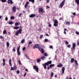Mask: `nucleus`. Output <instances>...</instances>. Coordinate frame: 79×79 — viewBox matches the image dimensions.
<instances>
[{"instance_id":"obj_1","label":"nucleus","mask_w":79,"mask_h":79,"mask_svg":"<svg viewBox=\"0 0 79 79\" xmlns=\"http://www.w3.org/2000/svg\"><path fill=\"white\" fill-rule=\"evenodd\" d=\"M52 60H50V61H48L47 62L43 64L42 65L43 66H44V69H47L46 66L48 65V64H52Z\"/></svg>"},{"instance_id":"obj_2","label":"nucleus","mask_w":79,"mask_h":79,"mask_svg":"<svg viewBox=\"0 0 79 79\" xmlns=\"http://www.w3.org/2000/svg\"><path fill=\"white\" fill-rule=\"evenodd\" d=\"M22 29L21 28L17 31L15 33V35L17 36L19 34H21L22 33Z\"/></svg>"},{"instance_id":"obj_3","label":"nucleus","mask_w":79,"mask_h":79,"mask_svg":"<svg viewBox=\"0 0 79 79\" xmlns=\"http://www.w3.org/2000/svg\"><path fill=\"white\" fill-rule=\"evenodd\" d=\"M73 47L71 48V51L73 52V50H75L76 49V43H73Z\"/></svg>"},{"instance_id":"obj_4","label":"nucleus","mask_w":79,"mask_h":79,"mask_svg":"<svg viewBox=\"0 0 79 79\" xmlns=\"http://www.w3.org/2000/svg\"><path fill=\"white\" fill-rule=\"evenodd\" d=\"M64 3H65V0L63 1L60 4V6L59 7V8H60L61 7V8H62V7L64 6Z\"/></svg>"},{"instance_id":"obj_5","label":"nucleus","mask_w":79,"mask_h":79,"mask_svg":"<svg viewBox=\"0 0 79 79\" xmlns=\"http://www.w3.org/2000/svg\"><path fill=\"white\" fill-rule=\"evenodd\" d=\"M33 69H35L36 72H39V68L37 67V66L35 65L33 66Z\"/></svg>"},{"instance_id":"obj_6","label":"nucleus","mask_w":79,"mask_h":79,"mask_svg":"<svg viewBox=\"0 0 79 79\" xmlns=\"http://www.w3.org/2000/svg\"><path fill=\"white\" fill-rule=\"evenodd\" d=\"M43 11H44V9H43V8H39V12L41 14V13H42V14H43Z\"/></svg>"},{"instance_id":"obj_7","label":"nucleus","mask_w":79,"mask_h":79,"mask_svg":"<svg viewBox=\"0 0 79 79\" xmlns=\"http://www.w3.org/2000/svg\"><path fill=\"white\" fill-rule=\"evenodd\" d=\"M7 2L8 4H10V3H11V5L13 4V2L12 1V0H8Z\"/></svg>"},{"instance_id":"obj_8","label":"nucleus","mask_w":79,"mask_h":79,"mask_svg":"<svg viewBox=\"0 0 79 79\" xmlns=\"http://www.w3.org/2000/svg\"><path fill=\"white\" fill-rule=\"evenodd\" d=\"M13 11L14 13H15L16 11V8L15 6L13 7L12 8Z\"/></svg>"},{"instance_id":"obj_9","label":"nucleus","mask_w":79,"mask_h":79,"mask_svg":"<svg viewBox=\"0 0 79 79\" xmlns=\"http://www.w3.org/2000/svg\"><path fill=\"white\" fill-rule=\"evenodd\" d=\"M35 16V15L34 14H31L29 15L30 18H34Z\"/></svg>"},{"instance_id":"obj_10","label":"nucleus","mask_w":79,"mask_h":79,"mask_svg":"<svg viewBox=\"0 0 79 79\" xmlns=\"http://www.w3.org/2000/svg\"><path fill=\"white\" fill-rule=\"evenodd\" d=\"M75 60H74V58H72L71 60V63H73V62H74Z\"/></svg>"},{"instance_id":"obj_11","label":"nucleus","mask_w":79,"mask_h":79,"mask_svg":"<svg viewBox=\"0 0 79 79\" xmlns=\"http://www.w3.org/2000/svg\"><path fill=\"white\" fill-rule=\"evenodd\" d=\"M62 66H63V65L61 63H60V64L57 65V67H58V68H61V67H62Z\"/></svg>"},{"instance_id":"obj_12","label":"nucleus","mask_w":79,"mask_h":79,"mask_svg":"<svg viewBox=\"0 0 79 79\" xmlns=\"http://www.w3.org/2000/svg\"><path fill=\"white\" fill-rule=\"evenodd\" d=\"M64 70H65V68L64 67H63L62 69V74H63L64 73Z\"/></svg>"},{"instance_id":"obj_13","label":"nucleus","mask_w":79,"mask_h":79,"mask_svg":"<svg viewBox=\"0 0 79 79\" xmlns=\"http://www.w3.org/2000/svg\"><path fill=\"white\" fill-rule=\"evenodd\" d=\"M65 24L66 25H68V26H69L70 25V21H66L65 23Z\"/></svg>"},{"instance_id":"obj_14","label":"nucleus","mask_w":79,"mask_h":79,"mask_svg":"<svg viewBox=\"0 0 79 79\" xmlns=\"http://www.w3.org/2000/svg\"><path fill=\"white\" fill-rule=\"evenodd\" d=\"M29 3V2H26V4L25 5V8H27V5H28V4Z\"/></svg>"},{"instance_id":"obj_15","label":"nucleus","mask_w":79,"mask_h":79,"mask_svg":"<svg viewBox=\"0 0 79 79\" xmlns=\"http://www.w3.org/2000/svg\"><path fill=\"white\" fill-rule=\"evenodd\" d=\"M35 46L36 48H40V45L38 44H35Z\"/></svg>"},{"instance_id":"obj_16","label":"nucleus","mask_w":79,"mask_h":79,"mask_svg":"<svg viewBox=\"0 0 79 79\" xmlns=\"http://www.w3.org/2000/svg\"><path fill=\"white\" fill-rule=\"evenodd\" d=\"M24 42H25V40L24 39H23L22 40L20 43H21V44H24Z\"/></svg>"},{"instance_id":"obj_17","label":"nucleus","mask_w":79,"mask_h":79,"mask_svg":"<svg viewBox=\"0 0 79 79\" xmlns=\"http://www.w3.org/2000/svg\"><path fill=\"white\" fill-rule=\"evenodd\" d=\"M11 59H10L9 60V62L10 65V66H12V64H11Z\"/></svg>"},{"instance_id":"obj_18","label":"nucleus","mask_w":79,"mask_h":79,"mask_svg":"<svg viewBox=\"0 0 79 79\" xmlns=\"http://www.w3.org/2000/svg\"><path fill=\"white\" fill-rule=\"evenodd\" d=\"M17 52L18 55L20 56V55L21 54V52L19 51H17Z\"/></svg>"},{"instance_id":"obj_19","label":"nucleus","mask_w":79,"mask_h":79,"mask_svg":"<svg viewBox=\"0 0 79 79\" xmlns=\"http://www.w3.org/2000/svg\"><path fill=\"white\" fill-rule=\"evenodd\" d=\"M6 46L7 48H8L10 46V44L9 43V42H6Z\"/></svg>"},{"instance_id":"obj_20","label":"nucleus","mask_w":79,"mask_h":79,"mask_svg":"<svg viewBox=\"0 0 79 79\" xmlns=\"http://www.w3.org/2000/svg\"><path fill=\"white\" fill-rule=\"evenodd\" d=\"M3 66H5V59H3Z\"/></svg>"},{"instance_id":"obj_21","label":"nucleus","mask_w":79,"mask_h":79,"mask_svg":"<svg viewBox=\"0 0 79 79\" xmlns=\"http://www.w3.org/2000/svg\"><path fill=\"white\" fill-rule=\"evenodd\" d=\"M75 3H77V5H79V0H76Z\"/></svg>"},{"instance_id":"obj_22","label":"nucleus","mask_w":79,"mask_h":79,"mask_svg":"<svg viewBox=\"0 0 79 79\" xmlns=\"http://www.w3.org/2000/svg\"><path fill=\"white\" fill-rule=\"evenodd\" d=\"M55 66V64H51L49 65V67L50 68H51L52 67H53Z\"/></svg>"},{"instance_id":"obj_23","label":"nucleus","mask_w":79,"mask_h":79,"mask_svg":"<svg viewBox=\"0 0 79 79\" xmlns=\"http://www.w3.org/2000/svg\"><path fill=\"white\" fill-rule=\"evenodd\" d=\"M46 58V57L45 56H42L41 58L40 59L42 60H44V59H45Z\"/></svg>"},{"instance_id":"obj_24","label":"nucleus","mask_w":79,"mask_h":79,"mask_svg":"<svg viewBox=\"0 0 79 79\" xmlns=\"http://www.w3.org/2000/svg\"><path fill=\"white\" fill-rule=\"evenodd\" d=\"M19 27H14V29H19Z\"/></svg>"},{"instance_id":"obj_25","label":"nucleus","mask_w":79,"mask_h":79,"mask_svg":"<svg viewBox=\"0 0 79 79\" xmlns=\"http://www.w3.org/2000/svg\"><path fill=\"white\" fill-rule=\"evenodd\" d=\"M30 2H32V3H34L35 1L34 0H28Z\"/></svg>"},{"instance_id":"obj_26","label":"nucleus","mask_w":79,"mask_h":79,"mask_svg":"<svg viewBox=\"0 0 79 79\" xmlns=\"http://www.w3.org/2000/svg\"><path fill=\"white\" fill-rule=\"evenodd\" d=\"M8 24H13V22H12V21L9 22Z\"/></svg>"},{"instance_id":"obj_27","label":"nucleus","mask_w":79,"mask_h":79,"mask_svg":"<svg viewBox=\"0 0 79 79\" xmlns=\"http://www.w3.org/2000/svg\"><path fill=\"white\" fill-rule=\"evenodd\" d=\"M58 23H54L53 24V26H55V27H56L58 26Z\"/></svg>"},{"instance_id":"obj_28","label":"nucleus","mask_w":79,"mask_h":79,"mask_svg":"<svg viewBox=\"0 0 79 79\" xmlns=\"http://www.w3.org/2000/svg\"><path fill=\"white\" fill-rule=\"evenodd\" d=\"M12 50L14 52H16V49L15 47H13Z\"/></svg>"},{"instance_id":"obj_29","label":"nucleus","mask_w":79,"mask_h":79,"mask_svg":"<svg viewBox=\"0 0 79 79\" xmlns=\"http://www.w3.org/2000/svg\"><path fill=\"white\" fill-rule=\"evenodd\" d=\"M37 63H40V59H38L37 60Z\"/></svg>"},{"instance_id":"obj_30","label":"nucleus","mask_w":79,"mask_h":79,"mask_svg":"<svg viewBox=\"0 0 79 79\" xmlns=\"http://www.w3.org/2000/svg\"><path fill=\"white\" fill-rule=\"evenodd\" d=\"M75 64H76V65H78V63H77V61L76 60H75Z\"/></svg>"},{"instance_id":"obj_31","label":"nucleus","mask_w":79,"mask_h":79,"mask_svg":"<svg viewBox=\"0 0 79 79\" xmlns=\"http://www.w3.org/2000/svg\"><path fill=\"white\" fill-rule=\"evenodd\" d=\"M3 34H7V32H6V30H4L3 31Z\"/></svg>"},{"instance_id":"obj_32","label":"nucleus","mask_w":79,"mask_h":79,"mask_svg":"<svg viewBox=\"0 0 79 79\" xmlns=\"http://www.w3.org/2000/svg\"><path fill=\"white\" fill-rule=\"evenodd\" d=\"M1 1L2 2V3H4L6 2V0H1Z\"/></svg>"},{"instance_id":"obj_33","label":"nucleus","mask_w":79,"mask_h":79,"mask_svg":"<svg viewBox=\"0 0 79 79\" xmlns=\"http://www.w3.org/2000/svg\"><path fill=\"white\" fill-rule=\"evenodd\" d=\"M51 77H53V75H54V74L53 73V72H51Z\"/></svg>"},{"instance_id":"obj_34","label":"nucleus","mask_w":79,"mask_h":79,"mask_svg":"<svg viewBox=\"0 0 79 79\" xmlns=\"http://www.w3.org/2000/svg\"><path fill=\"white\" fill-rule=\"evenodd\" d=\"M10 18L11 19H12V20L13 19L15 18V17H14V16H11L10 17Z\"/></svg>"},{"instance_id":"obj_35","label":"nucleus","mask_w":79,"mask_h":79,"mask_svg":"<svg viewBox=\"0 0 79 79\" xmlns=\"http://www.w3.org/2000/svg\"><path fill=\"white\" fill-rule=\"evenodd\" d=\"M19 25V23H15V26H18V25Z\"/></svg>"},{"instance_id":"obj_36","label":"nucleus","mask_w":79,"mask_h":79,"mask_svg":"<svg viewBox=\"0 0 79 79\" xmlns=\"http://www.w3.org/2000/svg\"><path fill=\"white\" fill-rule=\"evenodd\" d=\"M44 56H48V54H47L46 53H45L44 54Z\"/></svg>"},{"instance_id":"obj_37","label":"nucleus","mask_w":79,"mask_h":79,"mask_svg":"<svg viewBox=\"0 0 79 79\" xmlns=\"http://www.w3.org/2000/svg\"><path fill=\"white\" fill-rule=\"evenodd\" d=\"M13 67L14 69H15V70H16V69L17 68V67H16V66H14Z\"/></svg>"},{"instance_id":"obj_38","label":"nucleus","mask_w":79,"mask_h":79,"mask_svg":"<svg viewBox=\"0 0 79 79\" xmlns=\"http://www.w3.org/2000/svg\"><path fill=\"white\" fill-rule=\"evenodd\" d=\"M54 23H56V24H58V21H57V20H55L54 21Z\"/></svg>"},{"instance_id":"obj_39","label":"nucleus","mask_w":79,"mask_h":79,"mask_svg":"<svg viewBox=\"0 0 79 79\" xmlns=\"http://www.w3.org/2000/svg\"><path fill=\"white\" fill-rule=\"evenodd\" d=\"M10 70L11 71H13V70H14V68L12 67H11Z\"/></svg>"},{"instance_id":"obj_40","label":"nucleus","mask_w":79,"mask_h":79,"mask_svg":"<svg viewBox=\"0 0 79 79\" xmlns=\"http://www.w3.org/2000/svg\"><path fill=\"white\" fill-rule=\"evenodd\" d=\"M42 37H43V35H40V39H42Z\"/></svg>"},{"instance_id":"obj_41","label":"nucleus","mask_w":79,"mask_h":79,"mask_svg":"<svg viewBox=\"0 0 79 79\" xmlns=\"http://www.w3.org/2000/svg\"><path fill=\"white\" fill-rule=\"evenodd\" d=\"M44 41H45V42H48V39H45Z\"/></svg>"},{"instance_id":"obj_42","label":"nucleus","mask_w":79,"mask_h":79,"mask_svg":"<svg viewBox=\"0 0 79 79\" xmlns=\"http://www.w3.org/2000/svg\"><path fill=\"white\" fill-rule=\"evenodd\" d=\"M20 49V46H19V47L18 48L17 51H19V49Z\"/></svg>"},{"instance_id":"obj_43","label":"nucleus","mask_w":79,"mask_h":79,"mask_svg":"<svg viewBox=\"0 0 79 79\" xmlns=\"http://www.w3.org/2000/svg\"><path fill=\"white\" fill-rule=\"evenodd\" d=\"M68 44H69V43H68V41H67L66 42H65V44L66 45H68Z\"/></svg>"},{"instance_id":"obj_44","label":"nucleus","mask_w":79,"mask_h":79,"mask_svg":"<svg viewBox=\"0 0 79 79\" xmlns=\"http://www.w3.org/2000/svg\"><path fill=\"white\" fill-rule=\"evenodd\" d=\"M48 24H49L48 26L50 27H52V25H51V24H50L49 23H48Z\"/></svg>"},{"instance_id":"obj_45","label":"nucleus","mask_w":79,"mask_h":79,"mask_svg":"<svg viewBox=\"0 0 79 79\" xmlns=\"http://www.w3.org/2000/svg\"><path fill=\"white\" fill-rule=\"evenodd\" d=\"M26 49V47H24L23 48L22 50L23 51H24Z\"/></svg>"},{"instance_id":"obj_46","label":"nucleus","mask_w":79,"mask_h":79,"mask_svg":"<svg viewBox=\"0 0 79 79\" xmlns=\"http://www.w3.org/2000/svg\"><path fill=\"white\" fill-rule=\"evenodd\" d=\"M8 17H6L5 19V21H8Z\"/></svg>"},{"instance_id":"obj_47","label":"nucleus","mask_w":79,"mask_h":79,"mask_svg":"<svg viewBox=\"0 0 79 79\" xmlns=\"http://www.w3.org/2000/svg\"><path fill=\"white\" fill-rule=\"evenodd\" d=\"M21 15H22V14L21 13H20L19 15L18 16H19V17H21Z\"/></svg>"},{"instance_id":"obj_48","label":"nucleus","mask_w":79,"mask_h":79,"mask_svg":"<svg viewBox=\"0 0 79 79\" xmlns=\"http://www.w3.org/2000/svg\"><path fill=\"white\" fill-rule=\"evenodd\" d=\"M42 53H44V49H42V50L41 51Z\"/></svg>"},{"instance_id":"obj_49","label":"nucleus","mask_w":79,"mask_h":79,"mask_svg":"<svg viewBox=\"0 0 79 79\" xmlns=\"http://www.w3.org/2000/svg\"><path fill=\"white\" fill-rule=\"evenodd\" d=\"M76 34H77V35H79V32L78 31H77L76 32Z\"/></svg>"},{"instance_id":"obj_50","label":"nucleus","mask_w":79,"mask_h":79,"mask_svg":"<svg viewBox=\"0 0 79 79\" xmlns=\"http://www.w3.org/2000/svg\"><path fill=\"white\" fill-rule=\"evenodd\" d=\"M17 74H19V70H17L16 72Z\"/></svg>"},{"instance_id":"obj_51","label":"nucleus","mask_w":79,"mask_h":79,"mask_svg":"<svg viewBox=\"0 0 79 79\" xmlns=\"http://www.w3.org/2000/svg\"><path fill=\"white\" fill-rule=\"evenodd\" d=\"M19 63V64L21 65V61H20L19 60H18Z\"/></svg>"},{"instance_id":"obj_52","label":"nucleus","mask_w":79,"mask_h":79,"mask_svg":"<svg viewBox=\"0 0 79 79\" xmlns=\"http://www.w3.org/2000/svg\"><path fill=\"white\" fill-rule=\"evenodd\" d=\"M68 48H70L71 47V45L70 44H69L67 46Z\"/></svg>"},{"instance_id":"obj_53","label":"nucleus","mask_w":79,"mask_h":79,"mask_svg":"<svg viewBox=\"0 0 79 79\" xmlns=\"http://www.w3.org/2000/svg\"><path fill=\"white\" fill-rule=\"evenodd\" d=\"M32 41H30V42H29L28 44H32Z\"/></svg>"},{"instance_id":"obj_54","label":"nucleus","mask_w":79,"mask_h":79,"mask_svg":"<svg viewBox=\"0 0 79 79\" xmlns=\"http://www.w3.org/2000/svg\"><path fill=\"white\" fill-rule=\"evenodd\" d=\"M0 38L1 39H3V36H0Z\"/></svg>"},{"instance_id":"obj_55","label":"nucleus","mask_w":79,"mask_h":79,"mask_svg":"<svg viewBox=\"0 0 79 79\" xmlns=\"http://www.w3.org/2000/svg\"><path fill=\"white\" fill-rule=\"evenodd\" d=\"M26 74H27V73L26 72L25 73L24 75V77H25L26 76Z\"/></svg>"},{"instance_id":"obj_56","label":"nucleus","mask_w":79,"mask_h":79,"mask_svg":"<svg viewBox=\"0 0 79 79\" xmlns=\"http://www.w3.org/2000/svg\"><path fill=\"white\" fill-rule=\"evenodd\" d=\"M39 48V50H40V51H41L42 50V49L41 48Z\"/></svg>"},{"instance_id":"obj_57","label":"nucleus","mask_w":79,"mask_h":79,"mask_svg":"<svg viewBox=\"0 0 79 79\" xmlns=\"http://www.w3.org/2000/svg\"><path fill=\"white\" fill-rule=\"evenodd\" d=\"M50 48H53V46H49Z\"/></svg>"},{"instance_id":"obj_58","label":"nucleus","mask_w":79,"mask_h":79,"mask_svg":"<svg viewBox=\"0 0 79 79\" xmlns=\"http://www.w3.org/2000/svg\"><path fill=\"white\" fill-rule=\"evenodd\" d=\"M49 2H50V0H47V3H49Z\"/></svg>"},{"instance_id":"obj_59","label":"nucleus","mask_w":79,"mask_h":79,"mask_svg":"<svg viewBox=\"0 0 79 79\" xmlns=\"http://www.w3.org/2000/svg\"><path fill=\"white\" fill-rule=\"evenodd\" d=\"M35 48H36V47H35V46H33V48L35 49Z\"/></svg>"},{"instance_id":"obj_60","label":"nucleus","mask_w":79,"mask_h":79,"mask_svg":"<svg viewBox=\"0 0 79 79\" xmlns=\"http://www.w3.org/2000/svg\"><path fill=\"white\" fill-rule=\"evenodd\" d=\"M50 67H48V68H47V69L48 70H49V69H50Z\"/></svg>"},{"instance_id":"obj_61","label":"nucleus","mask_w":79,"mask_h":79,"mask_svg":"<svg viewBox=\"0 0 79 79\" xmlns=\"http://www.w3.org/2000/svg\"><path fill=\"white\" fill-rule=\"evenodd\" d=\"M25 57H26V58H28V56H27V55H25Z\"/></svg>"},{"instance_id":"obj_62","label":"nucleus","mask_w":79,"mask_h":79,"mask_svg":"<svg viewBox=\"0 0 79 79\" xmlns=\"http://www.w3.org/2000/svg\"><path fill=\"white\" fill-rule=\"evenodd\" d=\"M45 35L46 36H49V35H48V34H45Z\"/></svg>"},{"instance_id":"obj_63","label":"nucleus","mask_w":79,"mask_h":79,"mask_svg":"<svg viewBox=\"0 0 79 79\" xmlns=\"http://www.w3.org/2000/svg\"><path fill=\"white\" fill-rule=\"evenodd\" d=\"M69 79V78L68 77V76H67L66 77V78L65 79Z\"/></svg>"},{"instance_id":"obj_64","label":"nucleus","mask_w":79,"mask_h":79,"mask_svg":"<svg viewBox=\"0 0 79 79\" xmlns=\"http://www.w3.org/2000/svg\"><path fill=\"white\" fill-rule=\"evenodd\" d=\"M73 15H76V12H74L73 14Z\"/></svg>"}]
</instances>
